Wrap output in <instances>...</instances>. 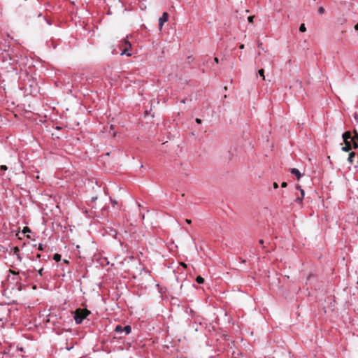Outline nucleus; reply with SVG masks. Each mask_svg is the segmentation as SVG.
Here are the masks:
<instances>
[{"instance_id": "f257e3e1", "label": "nucleus", "mask_w": 358, "mask_h": 358, "mask_svg": "<svg viewBox=\"0 0 358 358\" xmlns=\"http://www.w3.org/2000/svg\"><path fill=\"white\" fill-rule=\"evenodd\" d=\"M90 314V311L87 309L78 308L74 312V320L76 324H81L84 319Z\"/></svg>"}, {"instance_id": "f03ea898", "label": "nucleus", "mask_w": 358, "mask_h": 358, "mask_svg": "<svg viewBox=\"0 0 358 358\" xmlns=\"http://www.w3.org/2000/svg\"><path fill=\"white\" fill-rule=\"evenodd\" d=\"M122 46L124 47V49L122 50L120 55H126L127 56L129 57L131 55L130 52H129V49L131 48V44L129 41V36H127L126 38H123L121 41Z\"/></svg>"}, {"instance_id": "7ed1b4c3", "label": "nucleus", "mask_w": 358, "mask_h": 358, "mask_svg": "<svg viewBox=\"0 0 358 358\" xmlns=\"http://www.w3.org/2000/svg\"><path fill=\"white\" fill-rule=\"evenodd\" d=\"M10 273L13 275V279L16 280L17 282L22 280V277L26 278L27 276L26 272L24 271L20 273L15 271H10Z\"/></svg>"}, {"instance_id": "20e7f679", "label": "nucleus", "mask_w": 358, "mask_h": 358, "mask_svg": "<svg viewBox=\"0 0 358 358\" xmlns=\"http://www.w3.org/2000/svg\"><path fill=\"white\" fill-rule=\"evenodd\" d=\"M169 18V14L166 12H164L162 17L159 19V29H162L164 24L167 22Z\"/></svg>"}, {"instance_id": "39448f33", "label": "nucleus", "mask_w": 358, "mask_h": 358, "mask_svg": "<svg viewBox=\"0 0 358 358\" xmlns=\"http://www.w3.org/2000/svg\"><path fill=\"white\" fill-rule=\"evenodd\" d=\"M351 143L355 149L358 148V133L355 131V136L352 138Z\"/></svg>"}, {"instance_id": "423d86ee", "label": "nucleus", "mask_w": 358, "mask_h": 358, "mask_svg": "<svg viewBox=\"0 0 358 358\" xmlns=\"http://www.w3.org/2000/svg\"><path fill=\"white\" fill-rule=\"evenodd\" d=\"M352 136L351 133L350 131H345L343 134V138L345 143H351L352 141Z\"/></svg>"}, {"instance_id": "0eeeda50", "label": "nucleus", "mask_w": 358, "mask_h": 358, "mask_svg": "<svg viewBox=\"0 0 358 358\" xmlns=\"http://www.w3.org/2000/svg\"><path fill=\"white\" fill-rule=\"evenodd\" d=\"M290 173L293 175H295L298 180H299L300 178L301 177V174L297 169H295V168L292 169L290 171Z\"/></svg>"}, {"instance_id": "6e6552de", "label": "nucleus", "mask_w": 358, "mask_h": 358, "mask_svg": "<svg viewBox=\"0 0 358 358\" xmlns=\"http://www.w3.org/2000/svg\"><path fill=\"white\" fill-rule=\"evenodd\" d=\"M345 145L342 148V150L348 152L352 149L351 143H345Z\"/></svg>"}, {"instance_id": "1a4fd4ad", "label": "nucleus", "mask_w": 358, "mask_h": 358, "mask_svg": "<svg viewBox=\"0 0 358 358\" xmlns=\"http://www.w3.org/2000/svg\"><path fill=\"white\" fill-rule=\"evenodd\" d=\"M355 152H351L350 154H349V156H348V162L350 164H353V159L354 157H355Z\"/></svg>"}, {"instance_id": "9d476101", "label": "nucleus", "mask_w": 358, "mask_h": 358, "mask_svg": "<svg viewBox=\"0 0 358 358\" xmlns=\"http://www.w3.org/2000/svg\"><path fill=\"white\" fill-rule=\"evenodd\" d=\"M123 331L125 335H128L131 333V327L129 325H126L123 327Z\"/></svg>"}, {"instance_id": "9b49d317", "label": "nucleus", "mask_w": 358, "mask_h": 358, "mask_svg": "<svg viewBox=\"0 0 358 358\" xmlns=\"http://www.w3.org/2000/svg\"><path fill=\"white\" fill-rule=\"evenodd\" d=\"M115 332L119 333V334L123 333L124 332L123 327H122L121 325L118 324V325H117L115 327Z\"/></svg>"}, {"instance_id": "f8f14e48", "label": "nucleus", "mask_w": 358, "mask_h": 358, "mask_svg": "<svg viewBox=\"0 0 358 358\" xmlns=\"http://www.w3.org/2000/svg\"><path fill=\"white\" fill-rule=\"evenodd\" d=\"M61 258H62L61 255L57 254V253H56V254H55V255H54L53 259H54L55 262H58L61 261Z\"/></svg>"}, {"instance_id": "ddd939ff", "label": "nucleus", "mask_w": 358, "mask_h": 358, "mask_svg": "<svg viewBox=\"0 0 358 358\" xmlns=\"http://www.w3.org/2000/svg\"><path fill=\"white\" fill-rule=\"evenodd\" d=\"M196 281L198 284H203L204 282V279L201 276H197Z\"/></svg>"}, {"instance_id": "4468645a", "label": "nucleus", "mask_w": 358, "mask_h": 358, "mask_svg": "<svg viewBox=\"0 0 358 358\" xmlns=\"http://www.w3.org/2000/svg\"><path fill=\"white\" fill-rule=\"evenodd\" d=\"M258 74L259 75V76H261L263 80H265L264 70L263 69H259L258 71Z\"/></svg>"}, {"instance_id": "2eb2a0df", "label": "nucleus", "mask_w": 358, "mask_h": 358, "mask_svg": "<svg viewBox=\"0 0 358 358\" xmlns=\"http://www.w3.org/2000/svg\"><path fill=\"white\" fill-rule=\"evenodd\" d=\"M299 31L301 32H305L306 31V28L305 27V24H301L299 27Z\"/></svg>"}, {"instance_id": "dca6fc26", "label": "nucleus", "mask_w": 358, "mask_h": 358, "mask_svg": "<svg viewBox=\"0 0 358 358\" xmlns=\"http://www.w3.org/2000/svg\"><path fill=\"white\" fill-rule=\"evenodd\" d=\"M318 11L320 14H323L324 13V8L322 6H320L318 8Z\"/></svg>"}, {"instance_id": "f3484780", "label": "nucleus", "mask_w": 358, "mask_h": 358, "mask_svg": "<svg viewBox=\"0 0 358 358\" xmlns=\"http://www.w3.org/2000/svg\"><path fill=\"white\" fill-rule=\"evenodd\" d=\"M302 200H303V197L301 196V197H298V198H296V199H295V201H296V203H301V202H302Z\"/></svg>"}, {"instance_id": "a211bd4d", "label": "nucleus", "mask_w": 358, "mask_h": 358, "mask_svg": "<svg viewBox=\"0 0 358 358\" xmlns=\"http://www.w3.org/2000/svg\"><path fill=\"white\" fill-rule=\"evenodd\" d=\"M297 188L299 189V190L301 192V196L303 197V196H304V190L303 189H301L300 186H298Z\"/></svg>"}, {"instance_id": "6ab92c4d", "label": "nucleus", "mask_w": 358, "mask_h": 358, "mask_svg": "<svg viewBox=\"0 0 358 358\" xmlns=\"http://www.w3.org/2000/svg\"><path fill=\"white\" fill-rule=\"evenodd\" d=\"M43 268H41L38 271V273L40 276H43Z\"/></svg>"}, {"instance_id": "aec40b11", "label": "nucleus", "mask_w": 358, "mask_h": 358, "mask_svg": "<svg viewBox=\"0 0 358 358\" xmlns=\"http://www.w3.org/2000/svg\"><path fill=\"white\" fill-rule=\"evenodd\" d=\"M38 250H41V251H43L44 250V245L43 244H39L38 245Z\"/></svg>"}, {"instance_id": "412c9836", "label": "nucleus", "mask_w": 358, "mask_h": 358, "mask_svg": "<svg viewBox=\"0 0 358 358\" xmlns=\"http://www.w3.org/2000/svg\"><path fill=\"white\" fill-rule=\"evenodd\" d=\"M254 16H249L248 17V22L252 23L253 22Z\"/></svg>"}, {"instance_id": "4be33fe9", "label": "nucleus", "mask_w": 358, "mask_h": 358, "mask_svg": "<svg viewBox=\"0 0 358 358\" xmlns=\"http://www.w3.org/2000/svg\"><path fill=\"white\" fill-rule=\"evenodd\" d=\"M0 169L2 171H6L7 170V166H5V165H2V166H1Z\"/></svg>"}, {"instance_id": "5701e85b", "label": "nucleus", "mask_w": 358, "mask_h": 358, "mask_svg": "<svg viewBox=\"0 0 358 358\" xmlns=\"http://www.w3.org/2000/svg\"><path fill=\"white\" fill-rule=\"evenodd\" d=\"M354 118L356 120V122H358V114L357 113L354 114Z\"/></svg>"}, {"instance_id": "b1692460", "label": "nucleus", "mask_w": 358, "mask_h": 358, "mask_svg": "<svg viewBox=\"0 0 358 358\" xmlns=\"http://www.w3.org/2000/svg\"><path fill=\"white\" fill-rule=\"evenodd\" d=\"M287 186V183L286 182H282L281 183V187H283V188H284V187H286Z\"/></svg>"}, {"instance_id": "393cba45", "label": "nucleus", "mask_w": 358, "mask_h": 358, "mask_svg": "<svg viewBox=\"0 0 358 358\" xmlns=\"http://www.w3.org/2000/svg\"><path fill=\"white\" fill-rule=\"evenodd\" d=\"M258 48H259V49H262V50H263V48H262V42H259V43H258Z\"/></svg>"}, {"instance_id": "a878e982", "label": "nucleus", "mask_w": 358, "mask_h": 358, "mask_svg": "<svg viewBox=\"0 0 358 358\" xmlns=\"http://www.w3.org/2000/svg\"><path fill=\"white\" fill-rule=\"evenodd\" d=\"M195 121H196V123H198V124H201V119H199V118H196V119L195 120Z\"/></svg>"}, {"instance_id": "bb28decb", "label": "nucleus", "mask_w": 358, "mask_h": 358, "mask_svg": "<svg viewBox=\"0 0 358 358\" xmlns=\"http://www.w3.org/2000/svg\"><path fill=\"white\" fill-rule=\"evenodd\" d=\"M17 259H19L20 261H21V260H22V257H21V256H20V255L19 253H17Z\"/></svg>"}, {"instance_id": "cd10ccee", "label": "nucleus", "mask_w": 358, "mask_h": 358, "mask_svg": "<svg viewBox=\"0 0 358 358\" xmlns=\"http://www.w3.org/2000/svg\"><path fill=\"white\" fill-rule=\"evenodd\" d=\"M273 187H274L275 189L278 188V183H277V182H274V183H273Z\"/></svg>"}, {"instance_id": "c85d7f7f", "label": "nucleus", "mask_w": 358, "mask_h": 358, "mask_svg": "<svg viewBox=\"0 0 358 358\" xmlns=\"http://www.w3.org/2000/svg\"><path fill=\"white\" fill-rule=\"evenodd\" d=\"M185 222H186V223H187V224H191V223H192V220H189V219H186V220H185Z\"/></svg>"}, {"instance_id": "c756f323", "label": "nucleus", "mask_w": 358, "mask_h": 358, "mask_svg": "<svg viewBox=\"0 0 358 358\" xmlns=\"http://www.w3.org/2000/svg\"><path fill=\"white\" fill-rule=\"evenodd\" d=\"M41 255L38 254V255H36V259H41Z\"/></svg>"}, {"instance_id": "7c9ffc66", "label": "nucleus", "mask_w": 358, "mask_h": 358, "mask_svg": "<svg viewBox=\"0 0 358 358\" xmlns=\"http://www.w3.org/2000/svg\"><path fill=\"white\" fill-rule=\"evenodd\" d=\"M355 29L356 31H358V23L355 24Z\"/></svg>"}, {"instance_id": "2f4dec72", "label": "nucleus", "mask_w": 358, "mask_h": 358, "mask_svg": "<svg viewBox=\"0 0 358 358\" xmlns=\"http://www.w3.org/2000/svg\"><path fill=\"white\" fill-rule=\"evenodd\" d=\"M214 61H215L216 63H218L219 59H218V58H217V57H215Z\"/></svg>"}, {"instance_id": "473e14b6", "label": "nucleus", "mask_w": 358, "mask_h": 358, "mask_svg": "<svg viewBox=\"0 0 358 358\" xmlns=\"http://www.w3.org/2000/svg\"><path fill=\"white\" fill-rule=\"evenodd\" d=\"M259 244H263L264 243V241L262 239H260L259 241Z\"/></svg>"}, {"instance_id": "72a5a7b5", "label": "nucleus", "mask_w": 358, "mask_h": 358, "mask_svg": "<svg viewBox=\"0 0 358 358\" xmlns=\"http://www.w3.org/2000/svg\"><path fill=\"white\" fill-rule=\"evenodd\" d=\"M243 48H244V45H243V44H242V45H240V49H243Z\"/></svg>"}, {"instance_id": "f704fd0d", "label": "nucleus", "mask_w": 358, "mask_h": 358, "mask_svg": "<svg viewBox=\"0 0 358 358\" xmlns=\"http://www.w3.org/2000/svg\"><path fill=\"white\" fill-rule=\"evenodd\" d=\"M181 103H185V99H182V100H181Z\"/></svg>"}, {"instance_id": "c9c22d12", "label": "nucleus", "mask_w": 358, "mask_h": 358, "mask_svg": "<svg viewBox=\"0 0 358 358\" xmlns=\"http://www.w3.org/2000/svg\"><path fill=\"white\" fill-rule=\"evenodd\" d=\"M112 54H117V52H115V50H113Z\"/></svg>"}, {"instance_id": "e433bc0d", "label": "nucleus", "mask_w": 358, "mask_h": 358, "mask_svg": "<svg viewBox=\"0 0 358 358\" xmlns=\"http://www.w3.org/2000/svg\"><path fill=\"white\" fill-rule=\"evenodd\" d=\"M138 206L139 208H141V205L140 203H138Z\"/></svg>"}, {"instance_id": "4c0bfd02", "label": "nucleus", "mask_w": 358, "mask_h": 358, "mask_svg": "<svg viewBox=\"0 0 358 358\" xmlns=\"http://www.w3.org/2000/svg\"><path fill=\"white\" fill-rule=\"evenodd\" d=\"M47 22L48 24H51V23L48 20H47Z\"/></svg>"}]
</instances>
